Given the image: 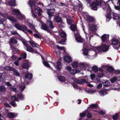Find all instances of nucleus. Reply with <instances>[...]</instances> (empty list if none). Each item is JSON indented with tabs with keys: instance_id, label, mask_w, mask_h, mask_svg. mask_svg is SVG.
<instances>
[{
	"instance_id": "obj_61",
	"label": "nucleus",
	"mask_w": 120,
	"mask_h": 120,
	"mask_svg": "<svg viewBox=\"0 0 120 120\" xmlns=\"http://www.w3.org/2000/svg\"><path fill=\"white\" fill-rule=\"evenodd\" d=\"M72 85L75 89H77L78 88V87L77 85L75 83H72Z\"/></svg>"
},
{
	"instance_id": "obj_38",
	"label": "nucleus",
	"mask_w": 120,
	"mask_h": 120,
	"mask_svg": "<svg viewBox=\"0 0 120 120\" xmlns=\"http://www.w3.org/2000/svg\"><path fill=\"white\" fill-rule=\"evenodd\" d=\"M78 65V63L77 61H75L73 62L72 65V66L74 68H76Z\"/></svg>"
},
{
	"instance_id": "obj_19",
	"label": "nucleus",
	"mask_w": 120,
	"mask_h": 120,
	"mask_svg": "<svg viewBox=\"0 0 120 120\" xmlns=\"http://www.w3.org/2000/svg\"><path fill=\"white\" fill-rule=\"evenodd\" d=\"M16 116V115L13 113L9 112L8 115V116L9 118H14Z\"/></svg>"
},
{
	"instance_id": "obj_43",
	"label": "nucleus",
	"mask_w": 120,
	"mask_h": 120,
	"mask_svg": "<svg viewBox=\"0 0 120 120\" xmlns=\"http://www.w3.org/2000/svg\"><path fill=\"white\" fill-rule=\"evenodd\" d=\"M96 26L94 25H93L90 28V29L92 31H94L96 29Z\"/></svg>"
},
{
	"instance_id": "obj_60",
	"label": "nucleus",
	"mask_w": 120,
	"mask_h": 120,
	"mask_svg": "<svg viewBox=\"0 0 120 120\" xmlns=\"http://www.w3.org/2000/svg\"><path fill=\"white\" fill-rule=\"evenodd\" d=\"M34 37L37 38L41 39V38L38 34H34Z\"/></svg>"
},
{
	"instance_id": "obj_41",
	"label": "nucleus",
	"mask_w": 120,
	"mask_h": 120,
	"mask_svg": "<svg viewBox=\"0 0 120 120\" xmlns=\"http://www.w3.org/2000/svg\"><path fill=\"white\" fill-rule=\"evenodd\" d=\"M58 79L61 82L64 81L65 80V78L62 76H60L58 77Z\"/></svg>"
},
{
	"instance_id": "obj_9",
	"label": "nucleus",
	"mask_w": 120,
	"mask_h": 120,
	"mask_svg": "<svg viewBox=\"0 0 120 120\" xmlns=\"http://www.w3.org/2000/svg\"><path fill=\"white\" fill-rule=\"evenodd\" d=\"M25 62L22 65V67L23 68H26L29 67L31 63L27 60H25L24 61Z\"/></svg>"
},
{
	"instance_id": "obj_54",
	"label": "nucleus",
	"mask_w": 120,
	"mask_h": 120,
	"mask_svg": "<svg viewBox=\"0 0 120 120\" xmlns=\"http://www.w3.org/2000/svg\"><path fill=\"white\" fill-rule=\"evenodd\" d=\"M117 79V78L116 77H114L112 79L110 80V81L112 83H113L115 82Z\"/></svg>"
},
{
	"instance_id": "obj_57",
	"label": "nucleus",
	"mask_w": 120,
	"mask_h": 120,
	"mask_svg": "<svg viewBox=\"0 0 120 120\" xmlns=\"http://www.w3.org/2000/svg\"><path fill=\"white\" fill-rule=\"evenodd\" d=\"M112 118L114 120H116L118 118L117 114H116L115 115H113Z\"/></svg>"
},
{
	"instance_id": "obj_12",
	"label": "nucleus",
	"mask_w": 120,
	"mask_h": 120,
	"mask_svg": "<svg viewBox=\"0 0 120 120\" xmlns=\"http://www.w3.org/2000/svg\"><path fill=\"white\" fill-rule=\"evenodd\" d=\"M17 42V41L16 39L13 38H11L10 39L9 43L10 45H15V46H18Z\"/></svg>"
},
{
	"instance_id": "obj_16",
	"label": "nucleus",
	"mask_w": 120,
	"mask_h": 120,
	"mask_svg": "<svg viewBox=\"0 0 120 120\" xmlns=\"http://www.w3.org/2000/svg\"><path fill=\"white\" fill-rule=\"evenodd\" d=\"M109 36L108 35L105 34L102 35L101 37V39L103 42H105L107 41V38H109Z\"/></svg>"
},
{
	"instance_id": "obj_47",
	"label": "nucleus",
	"mask_w": 120,
	"mask_h": 120,
	"mask_svg": "<svg viewBox=\"0 0 120 120\" xmlns=\"http://www.w3.org/2000/svg\"><path fill=\"white\" fill-rule=\"evenodd\" d=\"M22 58L25 59L26 57V53H23L20 56Z\"/></svg>"
},
{
	"instance_id": "obj_52",
	"label": "nucleus",
	"mask_w": 120,
	"mask_h": 120,
	"mask_svg": "<svg viewBox=\"0 0 120 120\" xmlns=\"http://www.w3.org/2000/svg\"><path fill=\"white\" fill-rule=\"evenodd\" d=\"M114 70V69L112 67L110 66L108 67V71L109 72H112Z\"/></svg>"
},
{
	"instance_id": "obj_27",
	"label": "nucleus",
	"mask_w": 120,
	"mask_h": 120,
	"mask_svg": "<svg viewBox=\"0 0 120 120\" xmlns=\"http://www.w3.org/2000/svg\"><path fill=\"white\" fill-rule=\"evenodd\" d=\"M87 20L88 22H94L95 20L94 17L91 16L88 17Z\"/></svg>"
},
{
	"instance_id": "obj_14",
	"label": "nucleus",
	"mask_w": 120,
	"mask_h": 120,
	"mask_svg": "<svg viewBox=\"0 0 120 120\" xmlns=\"http://www.w3.org/2000/svg\"><path fill=\"white\" fill-rule=\"evenodd\" d=\"M97 6L93 2L91 4L90 6L92 10L95 11L97 10L98 8Z\"/></svg>"
},
{
	"instance_id": "obj_21",
	"label": "nucleus",
	"mask_w": 120,
	"mask_h": 120,
	"mask_svg": "<svg viewBox=\"0 0 120 120\" xmlns=\"http://www.w3.org/2000/svg\"><path fill=\"white\" fill-rule=\"evenodd\" d=\"M41 29L44 30H47L48 28V26L46 24L44 23L43 24H42L41 27Z\"/></svg>"
},
{
	"instance_id": "obj_45",
	"label": "nucleus",
	"mask_w": 120,
	"mask_h": 120,
	"mask_svg": "<svg viewBox=\"0 0 120 120\" xmlns=\"http://www.w3.org/2000/svg\"><path fill=\"white\" fill-rule=\"evenodd\" d=\"M17 96L18 98H19L21 100H22L24 98V97H23V96L21 94H18Z\"/></svg>"
},
{
	"instance_id": "obj_25",
	"label": "nucleus",
	"mask_w": 120,
	"mask_h": 120,
	"mask_svg": "<svg viewBox=\"0 0 120 120\" xmlns=\"http://www.w3.org/2000/svg\"><path fill=\"white\" fill-rule=\"evenodd\" d=\"M57 64L56 68L59 71L61 67L60 61H58L57 62Z\"/></svg>"
},
{
	"instance_id": "obj_64",
	"label": "nucleus",
	"mask_w": 120,
	"mask_h": 120,
	"mask_svg": "<svg viewBox=\"0 0 120 120\" xmlns=\"http://www.w3.org/2000/svg\"><path fill=\"white\" fill-rule=\"evenodd\" d=\"M91 79L92 80L94 79L95 77V75L94 74H91L90 75Z\"/></svg>"
},
{
	"instance_id": "obj_24",
	"label": "nucleus",
	"mask_w": 120,
	"mask_h": 120,
	"mask_svg": "<svg viewBox=\"0 0 120 120\" xmlns=\"http://www.w3.org/2000/svg\"><path fill=\"white\" fill-rule=\"evenodd\" d=\"M41 57L42 58V59L43 60V63L44 64V65L45 66H46L47 67H50L51 68V69H52V68L50 67L49 65V64H48V63L46 61H44V60L43 58V57L42 56H41Z\"/></svg>"
},
{
	"instance_id": "obj_63",
	"label": "nucleus",
	"mask_w": 120,
	"mask_h": 120,
	"mask_svg": "<svg viewBox=\"0 0 120 120\" xmlns=\"http://www.w3.org/2000/svg\"><path fill=\"white\" fill-rule=\"evenodd\" d=\"M4 105L6 107L10 108L11 107V106L8 104L7 103H4Z\"/></svg>"
},
{
	"instance_id": "obj_2",
	"label": "nucleus",
	"mask_w": 120,
	"mask_h": 120,
	"mask_svg": "<svg viewBox=\"0 0 120 120\" xmlns=\"http://www.w3.org/2000/svg\"><path fill=\"white\" fill-rule=\"evenodd\" d=\"M104 10H106L107 12V15L106 16L107 20L109 19V21L112 18L111 15H112V12L110 8L109 5L108 4H104V5L101 6Z\"/></svg>"
},
{
	"instance_id": "obj_8",
	"label": "nucleus",
	"mask_w": 120,
	"mask_h": 120,
	"mask_svg": "<svg viewBox=\"0 0 120 120\" xmlns=\"http://www.w3.org/2000/svg\"><path fill=\"white\" fill-rule=\"evenodd\" d=\"M72 79L75 82L79 84H82L84 83H87V80L85 79L79 80L74 78H73Z\"/></svg>"
},
{
	"instance_id": "obj_5",
	"label": "nucleus",
	"mask_w": 120,
	"mask_h": 120,
	"mask_svg": "<svg viewBox=\"0 0 120 120\" xmlns=\"http://www.w3.org/2000/svg\"><path fill=\"white\" fill-rule=\"evenodd\" d=\"M47 13L48 15V18L50 19L52 16L54 15V14L56 13L55 9L54 8L50 9H46Z\"/></svg>"
},
{
	"instance_id": "obj_28",
	"label": "nucleus",
	"mask_w": 120,
	"mask_h": 120,
	"mask_svg": "<svg viewBox=\"0 0 120 120\" xmlns=\"http://www.w3.org/2000/svg\"><path fill=\"white\" fill-rule=\"evenodd\" d=\"M70 28L72 31H74L77 29L76 25L75 24H73L70 25Z\"/></svg>"
},
{
	"instance_id": "obj_33",
	"label": "nucleus",
	"mask_w": 120,
	"mask_h": 120,
	"mask_svg": "<svg viewBox=\"0 0 120 120\" xmlns=\"http://www.w3.org/2000/svg\"><path fill=\"white\" fill-rule=\"evenodd\" d=\"M57 48L59 50L63 51V52H66L65 51L64 47H61L58 45H57Z\"/></svg>"
},
{
	"instance_id": "obj_36",
	"label": "nucleus",
	"mask_w": 120,
	"mask_h": 120,
	"mask_svg": "<svg viewBox=\"0 0 120 120\" xmlns=\"http://www.w3.org/2000/svg\"><path fill=\"white\" fill-rule=\"evenodd\" d=\"M103 85L105 86H108L110 85V82L109 81L107 80L105 82H103Z\"/></svg>"
},
{
	"instance_id": "obj_59",
	"label": "nucleus",
	"mask_w": 120,
	"mask_h": 120,
	"mask_svg": "<svg viewBox=\"0 0 120 120\" xmlns=\"http://www.w3.org/2000/svg\"><path fill=\"white\" fill-rule=\"evenodd\" d=\"M29 26L31 29H32L33 30L35 29V27L32 24H30L29 25Z\"/></svg>"
},
{
	"instance_id": "obj_15",
	"label": "nucleus",
	"mask_w": 120,
	"mask_h": 120,
	"mask_svg": "<svg viewBox=\"0 0 120 120\" xmlns=\"http://www.w3.org/2000/svg\"><path fill=\"white\" fill-rule=\"evenodd\" d=\"M21 30L23 32L26 34H27L26 31L27 30L28 28L27 27L24 25H22Z\"/></svg>"
},
{
	"instance_id": "obj_46",
	"label": "nucleus",
	"mask_w": 120,
	"mask_h": 120,
	"mask_svg": "<svg viewBox=\"0 0 120 120\" xmlns=\"http://www.w3.org/2000/svg\"><path fill=\"white\" fill-rule=\"evenodd\" d=\"M84 68H86V69L88 70L90 68H91V67L90 65L89 64L85 63V67Z\"/></svg>"
},
{
	"instance_id": "obj_56",
	"label": "nucleus",
	"mask_w": 120,
	"mask_h": 120,
	"mask_svg": "<svg viewBox=\"0 0 120 120\" xmlns=\"http://www.w3.org/2000/svg\"><path fill=\"white\" fill-rule=\"evenodd\" d=\"M20 90L21 91H22L25 88V86L24 85L21 86L20 87Z\"/></svg>"
},
{
	"instance_id": "obj_51",
	"label": "nucleus",
	"mask_w": 120,
	"mask_h": 120,
	"mask_svg": "<svg viewBox=\"0 0 120 120\" xmlns=\"http://www.w3.org/2000/svg\"><path fill=\"white\" fill-rule=\"evenodd\" d=\"M10 104L12 106L15 107L17 106V104L13 101H12L10 103Z\"/></svg>"
},
{
	"instance_id": "obj_55",
	"label": "nucleus",
	"mask_w": 120,
	"mask_h": 120,
	"mask_svg": "<svg viewBox=\"0 0 120 120\" xmlns=\"http://www.w3.org/2000/svg\"><path fill=\"white\" fill-rule=\"evenodd\" d=\"M83 55L85 56V58H89L90 56L88 54V53H83Z\"/></svg>"
},
{
	"instance_id": "obj_53",
	"label": "nucleus",
	"mask_w": 120,
	"mask_h": 120,
	"mask_svg": "<svg viewBox=\"0 0 120 120\" xmlns=\"http://www.w3.org/2000/svg\"><path fill=\"white\" fill-rule=\"evenodd\" d=\"M86 113V112H82L80 114V116L81 117H82L85 116Z\"/></svg>"
},
{
	"instance_id": "obj_34",
	"label": "nucleus",
	"mask_w": 120,
	"mask_h": 120,
	"mask_svg": "<svg viewBox=\"0 0 120 120\" xmlns=\"http://www.w3.org/2000/svg\"><path fill=\"white\" fill-rule=\"evenodd\" d=\"M63 38L60 41L59 43L61 44L64 45L65 44V42L66 40V38Z\"/></svg>"
},
{
	"instance_id": "obj_50",
	"label": "nucleus",
	"mask_w": 120,
	"mask_h": 120,
	"mask_svg": "<svg viewBox=\"0 0 120 120\" xmlns=\"http://www.w3.org/2000/svg\"><path fill=\"white\" fill-rule=\"evenodd\" d=\"M98 105L96 104H92L90 106V107L92 108H96Z\"/></svg>"
},
{
	"instance_id": "obj_1",
	"label": "nucleus",
	"mask_w": 120,
	"mask_h": 120,
	"mask_svg": "<svg viewBox=\"0 0 120 120\" xmlns=\"http://www.w3.org/2000/svg\"><path fill=\"white\" fill-rule=\"evenodd\" d=\"M29 3L31 9L32 8H34L35 12L36 13H38L39 16H41V13L42 12V11L39 7L36 6L35 2L34 1H30L29 2Z\"/></svg>"
},
{
	"instance_id": "obj_40",
	"label": "nucleus",
	"mask_w": 120,
	"mask_h": 120,
	"mask_svg": "<svg viewBox=\"0 0 120 120\" xmlns=\"http://www.w3.org/2000/svg\"><path fill=\"white\" fill-rule=\"evenodd\" d=\"M92 69L93 71L95 73L97 72L98 71V68L96 66L93 67Z\"/></svg>"
},
{
	"instance_id": "obj_29",
	"label": "nucleus",
	"mask_w": 120,
	"mask_h": 120,
	"mask_svg": "<svg viewBox=\"0 0 120 120\" xmlns=\"http://www.w3.org/2000/svg\"><path fill=\"white\" fill-rule=\"evenodd\" d=\"M22 25H20L18 23H15V24L14 26L17 29L20 30L21 29Z\"/></svg>"
},
{
	"instance_id": "obj_26",
	"label": "nucleus",
	"mask_w": 120,
	"mask_h": 120,
	"mask_svg": "<svg viewBox=\"0 0 120 120\" xmlns=\"http://www.w3.org/2000/svg\"><path fill=\"white\" fill-rule=\"evenodd\" d=\"M14 45H10L11 49L12 50V52L16 51V52H19V50L17 49L15 47Z\"/></svg>"
},
{
	"instance_id": "obj_4",
	"label": "nucleus",
	"mask_w": 120,
	"mask_h": 120,
	"mask_svg": "<svg viewBox=\"0 0 120 120\" xmlns=\"http://www.w3.org/2000/svg\"><path fill=\"white\" fill-rule=\"evenodd\" d=\"M12 12L14 15H17V17L19 19L22 20L24 18L23 16L21 13L19 9H14L12 10Z\"/></svg>"
},
{
	"instance_id": "obj_49",
	"label": "nucleus",
	"mask_w": 120,
	"mask_h": 120,
	"mask_svg": "<svg viewBox=\"0 0 120 120\" xmlns=\"http://www.w3.org/2000/svg\"><path fill=\"white\" fill-rule=\"evenodd\" d=\"M75 69H73L70 71V73L71 74L74 75L76 73Z\"/></svg>"
},
{
	"instance_id": "obj_62",
	"label": "nucleus",
	"mask_w": 120,
	"mask_h": 120,
	"mask_svg": "<svg viewBox=\"0 0 120 120\" xmlns=\"http://www.w3.org/2000/svg\"><path fill=\"white\" fill-rule=\"evenodd\" d=\"M73 31L74 32L75 34V35H78L79 34L77 29L74 31Z\"/></svg>"
},
{
	"instance_id": "obj_7",
	"label": "nucleus",
	"mask_w": 120,
	"mask_h": 120,
	"mask_svg": "<svg viewBox=\"0 0 120 120\" xmlns=\"http://www.w3.org/2000/svg\"><path fill=\"white\" fill-rule=\"evenodd\" d=\"M83 45V48L82 50L83 52H88L89 50H93L94 51L93 48L94 47H93L92 48L90 49L89 47V45L86 43H84Z\"/></svg>"
},
{
	"instance_id": "obj_23",
	"label": "nucleus",
	"mask_w": 120,
	"mask_h": 120,
	"mask_svg": "<svg viewBox=\"0 0 120 120\" xmlns=\"http://www.w3.org/2000/svg\"><path fill=\"white\" fill-rule=\"evenodd\" d=\"M8 19L12 21L13 22H17V20L15 17L12 16H10L8 17Z\"/></svg>"
},
{
	"instance_id": "obj_35",
	"label": "nucleus",
	"mask_w": 120,
	"mask_h": 120,
	"mask_svg": "<svg viewBox=\"0 0 120 120\" xmlns=\"http://www.w3.org/2000/svg\"><path fill=\"white\" fill-rule=\"evenodd\" d=\"M13 73L16 76H19L20 74L18 70L14 69L13 70Z\"/></svg>"
},
{
	"instance_id": "obj_37",
	"label": "nucleus",
	"mask_w": 120,
	"mask_h": 120,
	"mask_svg": "<svg viewBox=\"0 0 120 120\" xmlns=\"http://www.w3.org/2000/svg\"><path fill=\"white\" fill-rule=\"evenodd\" d=\"M76 40L78 42L82 43L83 42L82 39L80 37H77L76 38Z\"/></svg>"
},
{
	"instance_id": "obj_13",
	"label": "nucleus",
	"mask_w": 120,
	"mask_h": 120,
	"mask_svg": "<svg viewBox=\"0 0 120 120\" xmlns=\"http://www.w3.org/2000/svg\"><path fill=\"white\" fill-rule=\"evenodd\" d=\"M64 60L65 62L68 63L71 62L72 61V58L69 56H65L64 57Z\"/></svg>"
},
{
	"instance_id": "obj_10",
	"label": "nucleus",
	"mask_w": 120,
	"mask_h": 120,
	"mask_svg": "<svg viewBox=\"0 0 120 120\" xmlns=\"http://www.w3.org/2000/svg\"><path fill=\"white\" fill-rule=\"evenodd\" d=\"M46 22V24L47 25L49 28L52 29L54 28V26L52 22L50 19H47Z\"/></svg>"
},
{
	"instance_id": "obj_58",
	"label": "nucleus",
	"mask_w": 120,
	"mask_h": 120,
	"mask_svg": "<svg viewBox=\"0 0 120 120\" xmlns=\"http://www.w3.org/2000/svg\"><path fill=\"white\" fill-rule=\"evenodd\" d=\"M11 98L12 100H14L16 101H18V99L15 96H14L11 97Z\"/></svg>"
},
{
	"instance_id": "obj_18",
	"label": "nucleus",
	"mask_w": 120,
	"mask_h": 120,
	"mask_svg": "<svg viewBox=\"0 0 120 120\" xmlns=\"http://www.w3.org/2000/svg\"><path fill=\"white\" fill-rule=\"evenodd\" d=\"M8 4L11 7H14L16 5L15 0H11L8 2Z\"/></svg>"
},
{
	"instance_id": "obj_30",
	"label": "nucleus",
	"mask_w": 120,
	"mask_h": 120,
	"mask_svg": "<svg viewBox=\"0 0 120 120\" xmlns=\"http://www.w3.org/2000/svg\"><path fill=\"white\" fill-rule=\"evenodd\" d=\"M30 44L33 47H35L37 46V45L34 41H28Z\"/></svg>"
},
{
	"instance_id": "obj_11",
	"label": "nucleus",
	"mask_w": 120,
	"mask_h": 120,
	"mask_svg": "<svg viewBox=\"0 0 120 120\" xmlns=\"http://www.w3.org/2000/svg\"><path fill=\"white\" fill-rule=\"evenodd\" d=\"M54 19L56 22L59 23L62 22V18L59 15H56L54 17Z\"/></svg>"
},
{
	"instance_id": "obj_39",
	"label": "nucleus",
	"mask_w": 120,
	"mask_h": 120,
	"mask_svg": "<svg viewBox=\"0 0 120 120\" xmlns=\"http://www.w3.org/2000/svg\"><path fill=\"white\" fill-rule=\"evenodd\" d=\"M60 36L62 38H66V34L64 32H61L60 34Z\"/></svg>"
},
{
	"instance_id": "obj_42",
	"label": "nucleus",
	"mask_w": 120,
	"mask_h": 120,
	"mask_svg": "<svg viewBox=\"0 0 120 120\" xmlns=\"http://www.w3.org/2000/svg\"><path fill=\"white\" fill-rule=\"evenodd\" d=\"M6 88L4 86H1L0 87V91L4 92L6 91Z\"/></svg>"
},
{
	"instance_id": "obj_48",
	"label": "nucleus",
	"mask_w": 120,
	"mask_h": 120,
	"mask_svg": "<svg viewBox=\"0 0 120 120\" xmlns=\"http://www.w3.org/2000/svg\"><path fill=\"white\" fill-rule=\"evenodd\" d=\"M10 90L15 92L16 93L17 92L16 88L13 86H11L10 88Z\"/></svg>"
},
{
	"instance_id": "obj_32",
	"label": "nucleus",
	"mask_w": 120,
	"mask_h": 120,
	"mask_svg": "<svg viewBox=\"0 0 120 120\" xmlns=\"http://www.w3.org/2000/svg\"><path fill=\"white\" fill-rule=\"evenodd\" d=\"M26 50L27 51L30 52H32L33 51V48L30 46L29 45H28L26 47Z\"/></svg>"
},
{
	"instance_id": "obj_31",
	"label": "nucleus",
	"mask_w": 120,
	"mask_h": 120,
	"mask_svg": "<svg viewBox=\"0 0 120 120\" xmlns=\"http://www.w3.org/2000/svg\"><path fill=\"white\" fill-rule=\"evenodd\" d=\"M101 0H96L95 1L93 2L97 6H98L101 4Z\"/></svg>"
},
{
	"instance_id": "obj_22",
	"label": "nucleus",
	"mask_w": 120,
	"mask_h": 120,
	"mask_svg": "<svg viewBox=\"0 0 120 120\" xmlns=\"http://www.w3.org/2000/svg\"><path fill=\"white\" fill-rule=\"evenodd\" d=\"M107 91L105 90H102L99 92V93L101 96H104L107 94Z\"/></svg>"
},
{
	"instance_id": "obj_6",
	"label": "nucleus",
	"mask_w": 120,
	"mask_h": 120,
	"mask_svg": "<svg viewBox=\"0 0 120 120\" xmlns=\"http://www.w3.org/2000/svg\"><path fill=\"white\" fill-rule=\"evenodd\" d=\"M111 42L114 48L118 49L120 47V43L119 41L116 39H113L111 40Z\"/></svg>"
},
{
	"instance_id": "obj_3",
	"label": "nucleus",
	"mask_w": 120,
	"mask_h": 120,
	"mask_svg": "<svg viewBox=\"0 0 120 120\" xmlns=\"http://www.w3.org/2000/svg\"><path fill=\"white\" fill-rule=\"evenodd\" d=\"M93 48L94 52H106L108 50L109 48L107 45L103 44L101 46H100L97 47H94Z\"/></svg>"
},
{
	"instance_id": "obj_44",
	"label": "nucleus",
	"mask_w": 120,
	"mask_h": 120,
	"mask_svg": "<svg viewBox=\"0 0 120 120\" xmlns=\"http://www.w3.org/2000/svg\"><path fill=\"white\" fill-rule=\"evenodd\" d=\"M85 63H81L79 65V67L81 68H83L85 67Z\"/></svg>"
},
{
	"instance_id": "obj_20",
	"label": "nucleus",
	"mask_w": 120,
	"mask_h": 120,
	"mask_svg": "<svg viewBox=\"0 0 120 120\" xmlns=\"http://www.w3.org/2000/svg\"><path fill=\"white\" fill-rule=\"evenodd\" d=\"M32 74L29 73L26 74L25 75V78L28 80L31 79L32 78Z\"/></svg>"
},
{
	"instance_id": "obj_17",
	"label": "nucleus",
	"mask_w": 120,
	"mask_h": 120,
	"mask_svg": "<svg viewBox=\"0 0 120 120\" xmlns=\"http://www.w3.org/2000/svg\"><path fill=\"white\" fill-rule=\"evenodd\" d=\"M66 20L67 23L68 25H71L74 23L73 20L72 19L67 18Z\"/></svg>"
}]
</instances>
